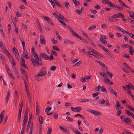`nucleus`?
<instances>
[{
  "mask_svg": "<svg viewBox=\"0 0 134 134\" xmlns=\"http://www.w3.org/2000/svg\"><path fill=\"white\" fill-rule=\"evenodd\" d=\"M46 70L45 67L43 66L39 71L38 74L35 77H42L46 75L47 73V71H45Z\"/></svg>",
  "mask_w": 134,
  "mask_h": 134,
  "instance_id": "nucleus-1",
  "label": "nucleus"
},
{
  "mask_svg": "<svg viewBox=\"0 0 134 134\" xmlns=\"http://www.w3.org/2000/svg\"><path fill=\"white\" fill-rule=\"evenodd\" d=\"M120 118L121 121L123 122H125L127 124L132 122L130 118H127L125 116H121Z\"/></svg>",
  "mask_w": 134,
  "mask_h": 134,
  "instance_id": "nucleus-2",
  "label": "nucleus"
},
{
  "mask_svg": "<svg viewBox=\"0 0 134 134\" xmlns=\"http://www.w3.org/2000/svg\"><path fill=\"white\" fill-rule=\"evenodd\" d=\"M66 27L67 29L69 30L70 32L72 33V34L76 37L79 38L78 35L77 34L75 31H74L68 25H66Z\"/></svg>",
  "mask_w": 134,
  "mask_h": 134,
  "instance_id": "nucleus-3",
  "label": "nucleus"
},
{
  "mask_svg": "<svg viewBox=\"0 0 134 134\" xmlns=\"http://www.w3.org/2000/svg\"><path fill=\"white\" fill-rule=\"evenodd\" d=\"M40 42L42 44L46 45V41L45 39V37L42 35H41L40 37Z\"/></svg>",
  "mask_w": 134,
  "mask_h": 134,
  "instance_id": "nucleus-4",
  "label": "nucleus"
},
{
  "mask_svg": "<svg viewBox=\"0 0 134 134\" xmlns=\"http://www.w3.org/2000/svg\"><path fill=\"white\" fill-rule=\"evenodd\" d=\"M40 57L46 60L49 59V57L48 55H47L45 53H40Z\"/></svg>",
  "mask_w": 134,
  "mask_h": 134,
  "instance_id": "nucleus-5",
  "label": "nucleus"
},
{
  "mask_svg": "<svg viewBox=\"0 0 134 134\" xmlns=\"http://www.w3.org/2000/svg\"><path fill=\"white\" fill-rule=\"evenodd\" d=\"M104 51L109 56L113 58H114V57L113 54H111V52L109 51L107 49L105 48Z\"/></svg>",
  "mask_w": 134,
  "mask_h": 134,
  "instance_id": "nucleus-6",
  "label": "nucleus"
},
{
  "mask_svg": "<svg viewBox=\"0 0 134 134\" xmlns=\"http://www.w3.org/2000/svg\"><path fill=\"white\" fill-rule=\"evenodd\" d=\"M100 41L102 43L104 44H106L107 42L103 38V36L102 35L100 36Z\"/></svg>",
  "mask_w": 134,
  "mask_h": 134,
  "instance_id": "nucleus-7",
  "label": "nucleus"
},
{
  "mask_svg": "<svg viewBox=\"0 0 134 134\" xmlns=\"http://www.w3.org/2000/svg\"><path fill=\"white\" fill-rule=\"evenodd\" d=\"M10 91L9 90H8V91L7 93L6 94L5 100L6 101V103H7L8 100L9 99L10 96Z\"/></svg>",
  "mask_w": 134,
  "mask_h": 134,
  "instance_id": "nucleus-8",
  "label": "nucleus"
},
{
  "mask_svg": "<svg viewBox=\"0 0 134 134\" xmlns=\"http://www.w3.org/2000/svg\"><path fill=\"white\" fill-rule=\"evenodd\" d=\"M102 2L103 4L106 3L108 4L111 7L113 4V3L110 2L109 0H104L102 1Z\"/></svg>",
  "mask_w": 134,
  "mask_h": 134,
  "instance_id": "nucleus-9",
  "label": "nucleus"
},
{
  "mask_svg": "<svg viewBox=\"0 0 134 134\" xmlns=\"http://www.w3.org/2000/svg\"><path fill=\"white\" fill-rule=\"evenodd\" d=\"M121 14L119 13L118 14H116L112 16V18L113 19H115L119 18H120V14L121 15Z\"/></svg>",
  "mask_w": 134,
  "mask_h": 134,
  "instance_id": "nucleus-10",
  "label": "nucleus"
},
{
  "mask_svg": "<svg viewBox=\"0 0 134 134\" xmlns=\"http://www.w3.org/2000/svg\"><path fill=\"white\" fill-rule=\"evenodd\" d=\"M101 66L105 68H107V66L103 63L99 61H96Z\"/></svg>",
  "mask_w": 134,
  "mask_h": 134,
  "instance_id": "nucleus-11",
  "label": "nucleus"
},
{
  "mask_svg": "<svg viewBox=\"0 0 134 134\" xmlns=\"http://www.w3.org/2000/svg\"><path fill=\"white\" fill-rule=\"evenodd\" d=\"M6 70L7 72L8 75L9 76L10 74H12L8 66L7 65L5 66Z\"/></svg>",
  "mask_w": 134,
  "mask_h": 134,
  "instance_id": "nucleus-12",
  "label": "nucleus"
},
{
  "mask_svg": "<svg viewBox=\"0 0 134 134\" xmlns=\"http://www.w3.org/2000/svg\"><path fill=\"white\" fill-rule=\"evenodd\" d=\"M111 7L112 8H114L119 11L120 8V7L118 6L115 4L113 3L112 5L111 6Z\"/></svg>",
  "mask_w": 134,
  "mask_h": 134,
  "instance_id": "nucleus-13",
  "label": "nucleus"
},
{
  "mask_svg": "<svg viewBox=\"0 0 134 134\" xmlns=\"http://www.w3.org/2000/svg\"><path fill=\"white\" fill-rule=\"evenodd\" d=\"M109 90L111 94H114L116 97H117L116 92H115L111 88H109Z\"/></svg>",
  "mask_w": 134,
  "mask_h": 134,
  "instance_id": "nucleus-14",
  "label": "nucleus"
},
{
  "mask_svg": "<svg viewBox=\"0 0 134 134\" xmlns=\"http://www.w3.org/2000/svg\"><path fill=\"white\" fill-rule=\"evenodd\" d=\"M118 0L119 1V2L122 5V6H124L125 7L129 9L130 8V7H127L126 6V4H125L124 2H123L122 1H121V0Z\"/></svg>",
  "mask_w": 134,
  "mask_h": 134,
  "instance_id": "nucleus-15",
  "label": "nucleus"
},
{
  "mask_svg": "<svg viewBox=\"0 0 134 134\" xmlns=\"http://www.w3.org/2000/svg\"><path fill=\"white\" fill-rule=\"evenodd\" d=\"M129 52L130 54L131 55H133V48L132 46H130L129 47Z\"/></svg>",
  "mask_w": 134,
  "mask_h": 134,
  "instance_id": "nucleus-16",
  "label": "nucleus"
},
{
  "mask_svg": "<svg viewBox=\"0 0 134 134\" xmlns=\"http://www.w3.org/2000/svg\"><path fill=\"white\" fill-rule=\"evenodd\" d=\"M33 54L34 55L35 58V61H37L38 60V59L39 58L37 53H33Z\"/></svg>",
  "mask_w": 134,
  "mask_h": 134,
  "instance_id": "nucleus-17",
  "label": "nucleus"
},
{
  "mask_svg": "<svg viewBox=\"0 0 134 134\" xmlns=\"http://www.w3.org/2000/svg\"><path fill=\"white\" fill-rule=\"evenodd\" d=\"M23 57L26 59H29V57L28 56V52L27 51H26L23 52Z\"/></svg>",
  "mask_w": 134,
  "mask_h": 134,
  "instance_id": "nucleus-18",
  "label": "nucleus"
},
{
  "mask_svg": "<svg viewBox=\"0 0 134 134\" xmlns=\"http://www.w3.org/2000/svg\"><path fill=\"white\" fill-rule=\"evenodd\" d=\"M38 117L40 124H42L43 121V118L41 116H39Z\"/></svg>",
  "mask_w": 134,
  "mask_h": 134,
  "instance_id": "nucleus-19",
  "label": "nucleus"
},
{
  "mask_svg": "<svg viewBox=\"0 0 134 134\" xmlns=\"http://www.w3.org/2000/svg\"><path fill=\"white\" fill-rule=\"evenodd\" d=\"M75 112H79L82 109V108L81 107H75Z\"/></svg>",
  "mask_w": 134,
  "mask_h": 134,
  "instance_id": "nucleus-20",
  "label": "nucleus"
},
{
  "mask_svg": "<svg viewBox=\"0 0 134 134\" xmlns=\"http://www.w3.org/2000/svg\"><path fill=\"white\" fill-rule=\"evenodd\" d=\"M24 81L26 90L29 89V87L28 86V85L27 82L25 79H24Z\"/></svg>",
  "mask_w": 134,
  "mask_h": 134,
  "instance_id": "nucleus-21",
  "label": "nucleus"
},
{
  "mask_svg": "<svg viewBox=\"0 0 134 134\" xmlns=\"http://www.w3.org/2000/svg\"><path fill=\"white\" fill-rule=\"evenodd\" d=\"M78 100L81 102H87L89 100L88 99H78Z\"/></svg>",
  "mask_w": 134,
  "mask_h": 134,
  "instance_id": "nucleus-22",
  "label": "nucleus"
},
{
  "mask_svg": "<svg viewBox=\"0 0 134 134\" xmlns=\"http://www.w3.org/2000/svg\"><path fill=\"white\" fill-rule=\"evenodd\" d=\"M101 87V91H102L106 93H107V92L106 89L103 86H102Z\"/></svg>",
  "mask_w": 134,
  "mask_h": 134,
  "instance_id": "nucleus-23",
  "label": "nucleus"
},
{
  "mask_svg": "<svg viewBox=\"0 0 134 134\" xmlns=\"http://www.w3.org/2000/svg\"><path fill=\"white\" fill-rule=\"evenodd\" d=\"M33 124L32 123L30 129V133L29 134H32L33 132Z\"/></svg>",
  "mask_w": 134,
  "mask_h": 134,
  "instance_id": "nucleus-24",
  "label": "nucleus"
},
{
  "mask_svg": "<svg viewBox=\"0 0 134 134\" xmlns=\"http://www.w3.org/2000/svg\"><path fill=\"white\" fill-rule=\"evenodd\" d=\"M51 109L52 108L51 107L49 106H48L46 108L45 111L47 113L48 112V111L51 110Z\"/></svg>",
  "mask_w": 134,
  "mask_h": 134,
  "instance_id": "nucleus-25",
  "label": "nucleus"
},
{
  "mask_svg": "<svg viewBox=\"0 0 134 134\" xmlns=\"http://www.w3.org/2000/svg\"><path fill=\"white\" fill-rule=\"evenodd\" d=\"M21 72L24 75V76H26L27 75V73L25 71V70L23 69H20Z\"/></svg>",
  "mask_w": 134,
  "mask_h": 134,
  "instance_id": "nucleus-26",
  "label": "nucleus"
},
{
  "mask_svg": "<svg viewBox=\"0 0 134 134\" xmlns=\"http://www.w3.org/2000/svg\"><path fill=\"white\" fill-rule=\"evenodd\" d=\"M64 4L67 9H68L69 8L70 5L67 1H66L65 2Z\"/></svg>",
  "mask_w": 134,
  "mask_h": 134,
  "instance_id": "nucleus-27",
  "label": "nucleus"
},
{
  "mask_svg": "<svg viewBox=\"0 0 134 134\" xmlns=\"http://www.w3.org/2000/svg\"><path fill=\"white\" fill-rule=\"evenodd\" d=\"M66 119L68 120V121L72 122L74 121L73 119H72L70 118V117L68 116H66Z\"/></svg>",
  "mask_w": 134,
  "mask_h": 134,
  "instance_id": "nucleus-28",
  "label": "nucleus"
},
{
  "mask_svg": "<svg viewBox=\"0 0 134 134\" xmlns=\"http://www.w3.org/2000/svg\"><path fill=\"white\" fill-rule=\"evenodd\" d=\"M57 68L55 66L53 65L51 66L50 68V70L51 71H55Z\"/></svg>",
  "mask_w": 134,
  "mask_h": 134,
  "instance_id": "nucleus-29",
  "label": "nucleus"
},
{
  "mask_svg": "<svg viewBox=\"0 0 134 134\" xmlns=\"http://www.w3.org/2000/svg\"><path fill=\"white\" fill-rule=\"evenodd\" d=\"M59 18L60 20H63L65 18L63 15H61L60 13L59 14Z\"/></svg>",
  "mask_w": 134,
  "mask_h": 134,
  "instance_id": "nucleus-30",
  "label": "nucleus"
},
{
  "mask_svg": "<svg viewBox=\"0 0 134 134\" xmlns=\"http://www.w3.org/2000/svg\"><path fill=\"white\" fill-rule=\"evenodd\" d=\"M37 64V66L38 67L40 66H42L43 65V64L41 63H40L38 61H35Z\"/></svg>",
  "mask_w": 134,
  "mask_h": 134,
  "instance_id": "nucleus-31",
  "label": "nucleus"
},
{
  "mask_svg": "<svg viewBox=\"0 0 134 134\" xmlns=\"http://www.w3.org/2000/svg\"><path fill=\"white\" fill-rule=\"evenodd\" d=\"M106 72L107 74L110 76V78H112L113 76V74L112 73H110L109 72L107 71H106Z\"/></svg>",
  "mask_w": 134,
  "mask_h": 134,
  "instance_id": "nucleus-32",
  "label": "nucleus"
},
{
  "mask_svg": "<svg viewBox=\"0 0 134 134\" xmlns=\"http://www.w3.org/2000/svg\"><path fill=\"white\" fill-rule=\"evenodd\" d=\"M15 55L16 58V59L18 60H19V53L17 52H15L14 53Z\"/></svg>",
  "mask_w": 134,
  "mask_h": 134,
  "instance_id": "nucleus-33",
  "label": "nucleus"
},
{
  "mask_svg": "<svg viewBox=\"0 0 134 134\" xmlns=\"http://www.w3.org/2000/svg\"><path fill=\"white\" fill-rule=\"evenodd\" d=\"M76 134H81V133L76 129L72 130Z\"/></svg>",
  "mask_w": 134,
  "mask_h": 134,
  "instance_id": "nucleus-34",
  "label": "nucleus"
},
{
  "mask_svg": "<svg viewBox=\"0 0 134 134\" xmlns=\"http://www.w3.org/2000/svg\"><path fill=\"white\" fill-rule=\"evenodd\" d=\"M125 111L126 114L129 116L131 115L132 114V113L130 112L127 109H126L125 110Z\"/></svg>",
  "mask_w": 134,
  "mask_h": 134,
  "instance_id": "nucleus-35",
  "label": "nucleus"
},
{
  "mask_svg": "<svg viewBox=\"0 0 134 134\" xmlns=\"http://www.w3.org/2000/svg\"><path fill=\"white\" fill-rule=\"evenodd\" d=\"M53 49L58 51L59 52L60 51V49L58 48V47L56 46H54L53 47Z\"/></svg>",
  "mask_w": 134,
  "mask_h": 134,
  "instance_id": "nucleus-36",
  "label": "nucleus"
},
{
  "mask_svg": "<svg viewBox=\"0 0 134 134\" xmlns=\"http://www.w3.org/2000/svg\"><path fill=\"white\" fill-rule=\"evenodd\" d=\"M52 128L48 127L47 131V134H51L52 131Z\"/></svg>",
  "mask_w": 134,
  "mask_h": 134,
  "instance_id": "nucleus-37",
  "label": "nucleus"
},
{
  "mask_svg": "<svg viewBox=\"0 0 134 134\" xmlns=\"http://www.w3.org/2000/svg\"><path fill=\"white\" fill-rule=\"evenodd\" d=\"M127 107L129 109L134 112V108L133 107L129 105H128Z\"/></svg>",
  "mask_w": 134,
  "mask_h": 134,
  "instance_id": "nucleus-38",
  "label": "nucleus"
},
{
  "mask_svg": "<svg viewBox=\"0 0 134 134\" xmlns=\"http://www.w3.org/2000/svg\"><path fill=\"white\" fill-rule=\"evenodd\" d=\"M120 15L121 16L120 18L122 19L123 21L125 23L126 22V20L125 19V17L122 14H121V15L120 14Z\"/></svg>",
  "mask_w": 134,
  "mask_h": 134,
  "instance_id": "nucleus-39",
  "label": "nucleus"
},
{
  "mask_svg": "<svg viewBox=\"0 0 134 134\" xmlns=\"http://www.w3.org/2000/svg\"><path fill=\"white\" fill-rule=\"evenodd\" d=\"M59 128L62 130L63 131H64V132L66 133L67 132V131H68V130L66 129H65L63 127H61L60 126H59Z\"/></svg>",
  "mask_w": 134,
  "mask_h": 134,
  "instance_id": "nucleus-40",
  "label": "nucleus"
},
{
  "mask_svg": "<svg viewBox=\"0 0 134 134\" xmlns=\"http://www.w3.org/2000/svg\"><path fill=\"white\" fill-rule=\"evenodd\" d=\"M55 3V4L57 6H58L59 7L62 8V5L59 2H58V1L56 2Z\"/></svg>",
  "mask_w": 134,
  "mask_h": 134,
  "instance_id": "nucleus-41",
  "label": "nucleus"
},
{
  "mask_svg": "<svg viewBox=\"0 0 134 134\" xmlns=\"http://www.w3.org/2000/svg\"><path fill=\"white\" fill-rule=\"evenodd\" d=\"M0 46L2 50L5 48L3 45L2 42L1 41H0Z\"/></svg>",
  "mask_w": 134,
  "mask_h": 134,
  "instance_id": "nucleus-42",
  "label": "nucleus"
},
{
  "mask_svg": "<svg viewBox=\"0 0 134 134\" xmlns=\"http://www.w3.org/2000/svg\"><path fill=\"white\" fill-rule=\"evenodd\" d=\"M93 25V26H92L91 27L88 28V29L89 30L91 31L93 29L96 28V26L94 25Z\"/></svg>",
  "mask_w": 134,
  "mask_h": 134,
  "instance_id": "nucleus-43",
  "label": "nucleus"
},
{
  "mask_svg": "<svg viewBox=\"0 0 134 134\" xmlns=\"http://www.w3.org/2000/svg\"><path fill=\"white\" fill-rule=\"evenodd\" d=\"M78 36L79 38L77 37V38H78L79 39L82 40L83 42H84L86 43L87 42V41L84 39H82V38H81L80 36H79V35H78Z\"/></svg>",
  "mask_w": 134,
  "mask_h": 134,
  "instance_id": "nucleus-44",
  "label": "nucleus"
},
{
  "mask_svg": "<svg viewBox=\"0 0 134 134\" xmlns=\"http://www.w3.org/2000/svg\"><path fill=\"white\" fill-rule=\"evenodd\" d=\"M56 34L57 38L60 40L62 41V37L60 36L58 32H57L56 33Z\"/></svg>",
  "mask_w": 134,
  "mask_h": 134,
  "instance_id": "nucleus-45",
  "label": "nucleus"
},
{
  "mask_svg": "<svg viewBox=\"0 0 134 134\" xmlns=\"http://www.w3.org/2000/svg\"><path fill=\"white\" fill-rule=\"evenodd\" d=\"M113 18H111V17H110L109 16L108 17V20L110 22H114V20H113L112 19Z\"/></svg>",
  "mask_w": 134,
  "mask_h": 134,
  "instance_id": "nucleus-46",
  "label": "nucleus"
},
{
  "mask_svg": "<svg viewBox=\"0 0 134 134\" xmlns=\"http://www.w3.org/2000/svg\"><path fill=\"white\" fill-rule=\"evenodd\" d=\"M100 102L98 103V104H103L105 103V101L103 99L102 100H100Z\"/></svg>",
  "mask_w": 134,
  "mask_h": 134,
  "instance_id": "nucleus-47",
  "label": "nucleus"
},
{
  "mask_svg": "<svg viewBox=\"0 0 134 134\" xmlns=\"http://www.w3.org/2000/svg\"><path fill=\"white\" fill-rule=\"evenodd\" d=\"M100 114V113L96 111L95 110L94 114L96 116H99Z\"/></svg>",
  "mask_w": 134,
  "mask_h": 134,
  "instance_id": "nucleus-48",
  "label": "nucleus"
},
{
  "mask_svg": "<svg viewBox=\"0 0 134 134\" xmlns=\"http://www.w3.org/2000/svg\"><path fill=\"white\" fill-rule=\"evenodd\" d=\"M68 43H69V44L72 45H74L75 44L71 40H68Z\"/></svg>",
  "mask_w": 134,
  "mask_h": 134,
  "instance_id": "nucleus-49",
  "label": "nucleus"
},
{
  "mask_svg": "<svg viewBox=\"0 0 134 134\" xmlns=\"http://www.w3.org/2000/svg\"><path fill=\"white\" fill-rule=\"evenodd\" d=\"M15 70V74H16V76H17L18 78H19L20 77L19 75V74H18V70L15 68L14 69Z\"/></svg>",
  "mask_w": 134,
  "mask_h": 134,
  "instance_id": "nucleus-50",
  "label": "nucleus"
},
{
  "mask_svg": "<svg viewBox=\"0 0 134 134\" xmlns=\"http://www.w3.org/2000/svg\"><path fill=\"white\" fill-rule=\"evenodd\" d=\"M100 92H97L95 93H93L92 94V96L93 97H95L99 94H100Z\"/></svg>",
  "mask_w": 134,
  "mask_h": 134,
  "instance_id": "nucleus-51",
  "label": "nucleus"
},
{
  "mask_svg": "<svg viewBox=\"0 0 134 134\" xmlns=\"http://www.w3.org/2000/svg\"><path fill=\"white\" fill-rule=\"evenodd\" d=\"M12 60H10L11 62H12V64L13 65H15L16 64V62L14 61L13 58V57H12Z\"/></svg>",
  "mask_w": 134,
  "mask_h": 134,
  "instance_id": "nucleus-52",
  "label": "nucleus"
},
{
  "mask_svg": "<svg viewBox=\"0 0 134 134\" xmlns=\"http://www.w3.org/2000/svg\"><path fill=\"white\" fill-rule=\"evenodd\" d=\"M21 64L25 63V59L21 57Z\"/></svg>",
  "mask_w": 134,
  "mask_h": 134,
  "instance_id": "nucleus-53",
  "label": "nucleus"
},
{
  "mask_svg": "<svg viewBox=\"0 0 134 134\" xmlns=\"http://www.w3.org/2000/svg\"><path fill=\"white\" fill-rule=\"evenodd\" d=\"M21 65L24 68H25L27 69H28V68L27 67V66L26 65V64H25V63L21 64Z\"/></svg>",
  "mask_w": 134,
  "mask_h": 134,
  "instance_id": "nucleus-54",
  "label": "nucleus"
},
{
  "mask_svg": "<svg viewBox=\"0 0 134 134\" xmlns=\"http://www.w3.org/2000/svg\"><path fill=\"white\" fill-rule=\"evenodd\" d=\"M6 54L8 56V57L9 58V59H10V60H11V59H10V57H12V56L10 54V53L9 52H8L7 53H6Z\"/></svg>",
  "mask_w": 134,
  "mask_h": 134,
  "instance_id": "nucleus-55",
  "label": "nucleus"
},
{
  "mask_svg": "<svg viewBox=\"0 0 134 134\" xmlns=\"http://www.w3.org/2000/svg\"><path fill=\"white\" fill-rule=\"evenodd\" d=\"M53 14L54 16H55V18H57L58 20V19H59V15H58L57 14H56L55 13H53Z\"/></svg>",
  "mask_w": 134,
  "mask_h": 134,
  "instance_id": "nucleus-56",
  "label": "nucleus"
},
{
  "mask_svg": "<svg viewBox=\"0 0 134 134\" xmlns=\"http://www.w3.org/2000/svg\"><path fill=\"white\" fill-rule=\"evenodd\" d=\"M58 21L60 23H62L64 26H66V24L64 22V21H63L62 20L61 21L60 20V19H58Z\"/></svg>",
  "mask_w": 134,
  "mask_h": 134,
  "instance_id": "nucleus-57",
  "label": "nucleus"
},
{
  "mask_svg": "<svg viewBox=\"0 0 134 134\" xmlns=\"http://www.w3.org/2000/svg\"><path fill=\"white\" fill-rule=\"evenodd\" d=\"M31 124L28 123L27 125V128H26V131L27 132H28L29 131L30 127Z\"/></svg>",
  "mask_w": 134,
  "mask_h": 134,
  "instance_id": "nucleus-58",
  "label": "nucleus"
},
{
  "mask_svg": "<svg viewBox=\"0 0 134 134\" xmlns=\"http://www.w3.org/2000/svg\"><path fill=\"white\" fill-rule=\"evenodd\" d=\"M97 55L98 57L99 58L100 57H102L103 58H104V56L102 55L99 52H98L97 54Z\"/></svg>",
  "mask_w": 134,
  "mask_h": 134,
  "instance_id": "nucleus-59",
  "label": "nucleus"
},
{
  "mask_svg": "<svg viewBox=\"0 0 134 134\" xmlns=\"http://www.w3.org/2000/svg\"><path fill=\"white\" fill-rule=\"evenodd\" d=\"M105 104L106 105L108 106H110V104L109 103L108 100H106L105 101Z\"/></svg>",
  "mask_w": 134,
  "mask_h": 134,
  "instance_id": "nucleus-60",
  "label": "nucleus"
},
{
  "mask_svg": "<svg viewBox=\"0 0 134 134\" xmlns=\"http://www.w3.org/2000/svg\"><path fill=\"white\" fill-rule=\"evenodd\" d=\"M4 56H2L1 54H0V59L2 61H3V60H4Z\"/></svg>",
  "mask_w": 134,
  "mask_h": 134,
  "instance_id": "nucleus-61",
  "label": "nucleus"
},
{
  "mask_svg": "<svg viewBox=\"0 0 134 134\" xmlns=\"http://www.w3.org/2000/svg\"><path fill=\"white\" fill-rule=\"evenodd\" d=\"M98 46L100 48H101V49H103V50H104V49H105V47H104V46L100 44H98Z\"/></svg>",
  "mask_w": 134,
  "mask_h": 134,
  "instance_id": "nucleus-62",
  "label": "nucleus"
},
{
  "mask_svg": "<svg viewBox=\"0 0 134 134\" xmlns=\"http://www.w3.org/2000/svg\"><path fill=\"white\" fill-rule=\"evenodd\" d=\"M82 62L81 61H80L78 62H77L76 63L75 65V66H79L80 64Z\"/></svg>",
  "mask_w": 134,
  "mask_h": 134,
  "instance_id": "nucleus-63",
  "label": "nucleus"
},
{
  "mask_svg": "<svg viewBox=\"0 0 134 134\" xmlns=\"http://www.w3.org/2000/svg\"><path fill=\"white\" fill-rule=\"evenodd\" d=\"M51 41L54 44H56L57 43V40H54V39H52Z\"/></svg>",
  "mask_w": 134,
  "mask_h": 134,
  "instance_id": "nucleus-64",
  "label": "nucleus"
}]
</instances>
